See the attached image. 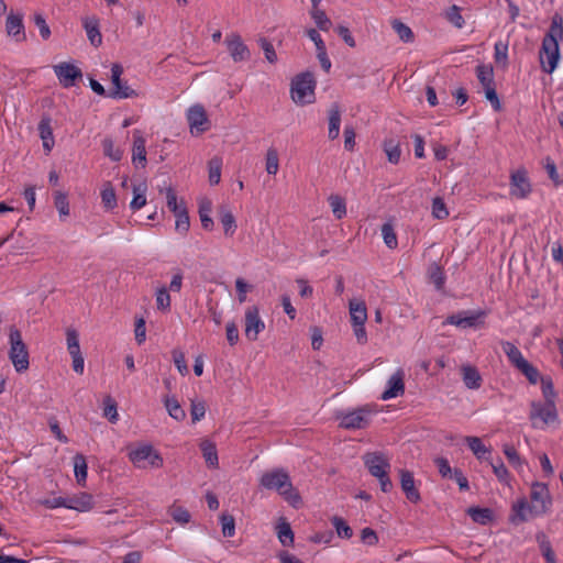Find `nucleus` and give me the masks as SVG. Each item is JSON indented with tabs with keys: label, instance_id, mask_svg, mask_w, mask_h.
Listing matches in <instances>:
<instances>
[{
	"label": "nucleus",
	"instance_id": "603ef678",
	"mask_svg": "<svg viewBox=\"0 0 563 563\" xmlns=\"http://www.w3.org/2000/svg\"><path fill=\"white\" fill-rule=\"evenodd\" d=\"M221 166L222 162L218 157H213L209 161V183L211 185H218L220 183Z\"/></svg>",
	"mask_w": 563,
	"mask_h": 563
},
{
	"label": "nucleus",
	"instance_id": "ea45409f",
	"mask_svg": "<svg viewBox=\"0 0 563 563\" xmlns=\"http://www.w3.org/2000/svg\"><path fill=\"white\" fill-rule=\"evenodd\" d=\"M428 275L431 283L434 284L435 288L441 290L445 283V275L442 267L437 263H432L428 269Z\"/></svg>",
	"mask_w": 563,
	"mask_h": 563
},
{
	"label": "nucleus",
	"instance_id": "774afa93",
	"mask_svg": "<svg viewBox=\"0 0 563 563\" xmlns=\"http://www.w3.org/2000/svg\"><path fill=\"white\" fill-rule=\"evenodd\" d=\"M156 305L159 310H168L170 308V295L166 287H162L157 290Z\"/></svg>",
	"mask_w": 563,
	"mask_h": 563
},
{
	"label": "nucleus",
	"instance_id": "bb28decb",
	"mask_svg": "<svg viewBox=\"0 0 563 563\" xmlns=\"http://www.w3.org/2000/svg\"><path fill=\"white\" fill-rule=\"evenodd\" d=\"M200 450L207 465L211 468L218 467L219 460L216 444L209 440H203L200 443Z\"/></svg>",
	"mask_w": 563,
	"mask_h": 563
},
{
	"label": "nucleus",
	"instance_id": "bf43d9fd",
	"mask_svg": "<svg viewBox=\"0 0 563 563\" xmlns=\"http://www.w3.org/2000/svg\"><path fill=\"white\" fill-rule=\"evenodd\" d=\"M103 416L109 419L110 422L118 420L117 402L111 396H107L103 399Z\"/></svg>",
	"mask_w": 563,
	"mask_h": 563
},
{
	"label": "nucleus",
	"instance_id": "6e6552de",
	"mask_svg": "<svg viewBox=\"0 0 563 563\" xmlns=\"http://www.w3.org/2000/svg\"><path fill=\"white\" fill-rule=\"evenodd\" d=\"M265 329V323L256 306L247 307L244 317V332L250 341H256L258 334Z\"/></svg>",
	"mask_w": 563,
	"mask_h": 563
},
{
	"label": "nucleus",
	"instance_id": "a211bd4d",
	"mask_svg": "<svg viewBox=\"0 0 563 563\" xmlns=\"http://www.w3.org/2000/svg\"><path fill=\"white\" fill-rule=\"evenodd\" d=\"M399 474L400 486L406 498L413 504L419 503L421 497L419 490L416 488L413 474L408 470H400Z\"/></svg>",
	"mask_w": 563,
	"mask_h": 563
},
{
	"label": "nucleus",
	"instance_id": "37998d69",
	"mask_svg": "<svg viewBox=\"0 0 563 563\" xmlns=\"http://www.w3.org/2000/svg\"><path fill=\"white\" fill-rule=\"evenodd\" d=\"M465 441H466L468 448L471 449V451L474 453V455L478 460L485 459L484 454L490 452L489 449H487L483 444L482 440L479 438H477V437H466Z\"/></svg>",
	"mask_w": 563,
	"mask_h": 563
},
{
	"label": "nucleus",
	"instance_id": "9d476101",
	"mask_svg": "<svg viewBox=\"0 0 563 563\" xmlns=\"http://www.w3.org/2000/svg\"><path fill=\"white\" fill-rule=\"evenodd\" d=\"M531 192V184L525 168L517 169L510 176V194L518 199H525Z\"/></svg>",
	"mask_w": 563,
	"mask_h": 563
},
{
	"label": "nucleus",
	"instance_id": "5701e85b",
	"mask_svg": "<svg viewBox=\"0 0 563 563\" xmlns=\"http://www.w3.org/2000/svg\"><path fill=\"white\" fill-rule=\"evenodd\" d=\"M462 379L465 386L470 389H478L482 386L483 378L481 373L475 366L463 365L461 367Z\"/></svg>",
	"mask_w": 563,
	"mask_h": 563
},
{
	"label": "nucleus",
	"instance_id": "a18cd8bd",
	"mask_svg": "<svg viewBox=\"0 0 563 563\" xmlns=\"http://www.w3.org/2000/svg\"><path fill=\"white\" fill-rule=\"evenodd\" d=\"M329 202L332 212L338 220L342 219L346 214V205L345 200L342 197L338 195H331L329 197Z\"/></svg>",
	"mask_w": 563,
	"mask_h": 563
},
{
	"label": "nucleus",
	"instance_id": "f3484780",
	"mask_svg": "<svg viewBox=\"0 0 563 563\" xmlns=\"http://www.w3.org/2000/svg\"><path fill=\"white\" fill-rule=\"evenodd\" d=\"M5 31L9 36H13L16 42H23L26 38L23 15L21 13H10L5 21Z\"/></svg>",
	"mask_w": 563,
	"mask_h": 563
},
{
	"label": "nucleus",
	"instance_id": "412c9836",
	"mask_svg": "<svg viewBox=\"0 0 563 563\" xmlns=\"http://www.w3.org/2000/svg\"><path fill=\"white\" fill-rule=\"evenodd\" d=\"M52 119L49 115L44 114L38 123V133L40 137L43 141V148L46 154H48L54 147L55 141L52 129Z\"/></svg>",
	"mask_w": 563,
	"mask_h": 563
},
{
	"label": "nucleus",
	"instance_id": "09e8293b",
	"mask_svg": "<svg viewBox=\"0 0 563 563\" xmlns=\"http://www.w3.org/2000/svg\"><path fill=\"white\" fill-rule=\"evenodd\" d=\"M310 14L319 30L329 31L332 26L331 20L328 18L323 10L314 9L311 10Z\"/></svg>",
	"mask_w": 563,
	"mask_h": 563
},
{
	"label": "nucleus",
	"instance_id": "f704fd0d",
	"mask_svg": "<svg viewBox=\"0 0 563 563\" xmlns=\"http://www.w3.org/2000/svg\"><path fill=\"white\" fill-rule=\"evenodd\" d=\"M164 405L172 418L177 421H183L186 418V411L183 409L178 400L174 397H165Z\"/></svg>",
	"mask_w": 563,
	"mask_h": 563
},
{
	"label": "nucleus",
	"instance_id": "6ab92c4d",
	"mask_svg": "<svg viewBox=\"0 0 563 563\" xmlns=\"http://www.w3.org/2000/svg\"><path fill=\"white\" fill-rule=\"evenodd\" d=\"M187 120L191 130L196 129L199 132H203L208 129L205 126L208 123V117L201 104H195L188 109Z\"/></svg>",
	"mask_w": 563,
	"mask_h": 563
},
{
	"label": "nucleus",
	"instance_id": "ddd939ff",
	"mask_svg": "<svg viewBox=\"0 0 563 563\" xmlns=\"http://www.w3.org/2000/svg\"><path fill=\"white\" fill-rule=\"evenodd\" d=\"M225 43L230 56L235 63L246 62L251 58V52L238 33L227 36Z\"/></svg>",
	"mask_w": 563,
	"mask_h": 563
},
{
	"label": "nucleus",
	"instance_id": "c9c22d12",
	"mask_svg": "<svg viewBox=\"0 0 563 563\" xmlns=\"http://www.w3.org/2000/svg\"><path fill=\"white\" fill-rule=\"evenodd\" d=\"M391 27L404 43H411L415 40L412 30L398 19L391 21Z\"/></svg>",
	"mask_w": 563,
	"mask_h": 563
},
{
	"label": "nucleus",
	"instance_id": "72a5a7b5",
	"mask_svg": "<svg viewBox=\"0 0 563 563\" xmlns=\"http://www.w3.org/2000/svg\"><path fill=\"white\" fill-rule=\"evenodd\" d=\"M220 222L227 236H232L235 233L236 222L233 213L230 210L225 208L220 210Z\"/></svg>",
	"mask_w": 563,
	"mask_h": 563
},
{
	"label": "nucleus",
	"instance_id": "dca6fc26",
	"mask_svg": "<svg viewBox=\"0 0 563 563\" xmlns=\"http://www.w3.org/2000/svg\"><path fill=\"white\" fill-rule=\"evenodd\" d=\"M405 373L402 369H398L395 372L387 382V388L382 394V400H388L391 398H396L405 393Z\"/></svg>",
	"mask_w": 563,
	"mask_h": 563
},
{
	"label": "nucleus",
	"instance_id": "052dcab7",
	"mask_svg": "<svg viewBox=\"0 0 563 563\" xmlns=\"http://www.w3.org/2000/svg\"><path fill=\"white\" fill-rule=\"evenodd\" d=\"M78 332L75 329H67L66 341L69 354L80 353Z\"/></svg>",
	"mask_w": 563,
	"mask_h": 563
},
{
	"label": "nucleus",
	"instance_id": "de8ad7c7",
	"mask_svg": "<svg viewBox=\"0 0 563 563\" xmlns=\"http://www.w3.org/2000/svg\"><path fill=\"white\" fill-rule=\"evenodd\" d=\"M176 217L175 229L181 234H186L190 228V220L187 208L181 209L178 212H175Z\"/></svg>",
	"mask_w": 563,
	"mask_h": 563
},
{
	"label": "nucleus",
	"instance_id": "a878e982",
	"mask_svg": "<svg viewBox=\"0 0 563 563\" xmlns=\"http://www.w3.org/2000/svg\"><path fill=\"white\" fill-rule=\"evenodd\" d=\"M466 512L474 522L482 526H487L494 520V511L490 508L470 507Z\"/></svg>",
	"mask_w": 563,
	"mask_h": 563
},
{
	"label": "nucleus",
	"instance_id": "f8f14e48",
	"mask_svg": "<svg viewBox=\"0 0 563 563\" xmlns=\"http://www.w3.org/2000/svg\"><path fill=\"white\" fill-rule=\"evenodd\" d=\"M340 427L344 429H363L368 424V411L360 408L338 416Z\"/></svg>",
	"mask_w": 563,
	"mask_h": 563
},
{
	"label": "nucleus",
	"instance_id": "6e6d98bb",
	"mask_svg": "<svg viewBox=\"0 0 563 563\" xmlns=\"http://www.w3.org/2000/svg\"><path fill=\"white\" fill-rule=\"evenodd\" d=\"M332 523L340 538L350 539L353 536L352 528L340 517H333Z\"/></svg>",
	"mask_w": 563,
	"mask_h": 563
},
{
	"label": "nucleus",
	"instance_id": "4be33fe9",
	"mask_svg": "<svg viewBox=\"0 0 563 563\" xmlns=\"http://www.w3.org/2000/svg\"><path fill=\"white\" fill-rule=\"evenodd\" d=\"M328 137L333 141L339 137L341 125V109L336 102L332 103L330 109L328 110Z\"/></svg>",
	"mask_w": 563,
	"mask_h": 563
},
{
	"label": "nucleus",
	"instance_id": "f257e3e1",
	"mask_svg": "<svg viewBox=\"0 0 563 563\" xmlns=\"http://www.w3.org/2000/svg\"><path fill=\"white\" fill-rule=\"evenodd\" d=\"M261 485L266 489L278 492L294 507L301 504L299 493L294 488L288 473L283 468L264 473L261 477Z\"/></svg>",
	"mask_w": 563,
	"mask_h": 563
},
{
	"label": "nucleus",
	"instance_id": "f03ea898",
	"mask_svg": "<svg viewBox=\"0 0 563 563\" xmlns=\"http://www.w3.org/2000/svg\"><path fill=\"white\" fill-rule=\"evenodd\" d=\"M316 80L311 73L305 71L297 75L290 87L291 99L297 104L312 103L314 100Z\"/></svg>",
	"mask_w": 563,
	"mask_h": 563
},
{
	"label": "nucleus",
	"instance_id": "20e7f679",
	"mask_svg": "<svg viewBox=\"0 0 563 563\" xmlns=\"http://www.w3.org/2000/svg\"><path fill=\"white\" fill-rule=\"evenodd\" d=\"M542 70L552 74L560 59V47L558 38L552 34H545L539 52Z\"/></svg>",
	"mask_w": 563,
	"mask_h": 563
},
{
	"label": "nucleus",
	"instance_id": "a19ab883",
	"mask_svg": "<svg viewBox=\"0 0 563 563\" xmlns=\"http://www.w3.org/2000/svg\"><path fill=\"white\" fill-rule=\"evenodd\" d=\"M494 58L496 64L500 65L503 68L508 66V43L498 41L494 46Z\"/></svg>",
	"mask_w": 563,
	"mask_h": 563
},
{
	"label": "nucleus",
	"instance_id": "e2e57ef3",
	"mask_svg": "<svg viewBox=\"0 0 563 563\" xmlns=\"http://www.w3.org/2000/svg\"><path fill=\"white\" fill-rule=\"evenodd\" d=\"M206 415V402L203 400H191L190 416L192 423L200 421Z\"/></svg>",
	"mask_w": 563,
	"mask_h": 563
},
{
	"label": "nucleus",
	"instance_id": "69168bd1",
	"mask_svg": "<svg viewBox=\"0 0 563 563\" xmlns=\"http://www.w3.org/2000/svg\"><path fill=\"white\" fill-rule=\"evenodd\" d=\"M54 205L60 216L69 214V203L67 196L64 192L57 191L54 197Z\"/></svg>",
	"mask_w": 563,
	"mask_h": 563
},
{
	"label": "nucleus",
	"instance_id": "1a4fd4ad",
	"mask_svg": "<svg viewBox=\"0 0 563 563\" xmlns=\"http://www.w3.org/2000/svg\"><path fill=\"white\" fill-rule=\"evenodd\" d=\"M54 73L59 80V84L64 88H70L75 86L76 80L82 78V71L80 68L70 63H59L55 65Z\"/></svg>",
	"mask_w": 563,
	"mask_h": 563
},
{
	"label": "nucleus",
	"instance_id": "0eeeda50",
	"mask_svg": "<svg viewBox=\"0 0 563 563\" xmlns=\"http://www.w3.org/2000/svg\"><path fill=\"white\" fill-rule=\"evenodd\" d=\"M123 73V67L115 63L111 67V81L113 85V89L110 90L109 97L113 99H125L137 97V93L134 89L129 87L126 82H122L121 75Z\"/></svg>",
	"mask_w": 563,
	"mask_h": 563
},
{
	"label": "nucleus",
	"instance_id": "39448f33",
	"mask_svg": "<svg viewBox=\"0 0 563 563\" xmlns=\"http://www.w3.org/2000/svg\"><path fill=\"white\" fill-rule=\"evenodd\" d=\"M131 462L139 468L147 466L158 468L163 465V457L153 449L152 445H143L129 453Z\"/></svg>",
	"mask_w": 563,
	"mask_h": 563
},
{
	"label": "nucleus",
	"instance_id": "4c0bfd02",
	"mask_svg": "<svg viewBox=\"0 0 563 563\" xmlns=\"http://www.w3.org/2000/svg\"><path fill=\"white\" fill-rule=\"evenodd\" d=\"M476 75H477L479 82L484 87V90L487 89V87L495 86L494 71H493L492 66L478 65L476 67Z\"/></svg>",
	"mask_w": 563,
	"mask_h": 563
},
{
	"label": "nucleus",
	"instance_id": "9b49d317",
	"mask_svg": "<svg viewBox=\"0 0 563 563\" xmlns=\"http://www.w3.org/2000/svg\"><path fill=\"white\" fill-rule=\"evenodd\" d=\"M364 464L367 467L369 474L374 477L382 476L388 473L390 463L385 454L380 452H369L363 456Z\"/></svg>",
	"mask_w": 563,
	"mask_h": 563
},
{
	"label": "nucleus",
	"instance_id": "2f4dec72",
	"mask_svg": "<svg viewBox=\"0 0 563 563\" xmlns=\"http://www.w3.org/2000/svg\"><path fill=\"white\" fill-rule=\"evenodd\" d=\"M276 529H277V537L279 539V542L284 547L292 545L294 532H292L290 525L286 521L285 518H280Z\"/></svg>",
	"mask_w": 563,
	"mask_h": 563
},
{
	"label": "nucleus",
	"instance_id": "864d4df0",
	"mask_svg": "<svg viewBox=\"0 0 563 563\" xmlns=\"http://www.w3.org/2000/svg\"><path fill=\"white\" fill-rule=\"evenodd\" d=\"M503 452L515 468H520L523 465L525 461L512 445L504 444Z\"/></svg>",
	"mask_w": 563,
	"mask_h": 563
},
{
	"label": "nucleus",
	"instance_id": "c03bdc74",
	"mask_svg": "<svg viewBox=\"0 0 563 563\" xmlns=\"http://www.w3.org/2000/svg\"><path fill=\"white\" fill-rule=\"evenodd\" d=\"M531 384H537L541 378L537 367L530 364L527 360L523 361L519 366L516 367Z\"/></svg>",
	"mask_w": 563,
	"mask_h": 563
},
{
	"label": "nucleus",
	"instance_id": "680f3d73",
	"mask_svg": "<svg viewBox=\"0 0 563 563\" xmlns=\"http://www.w3.org/2000/svg\"><path fill=\"white\" fill-rule=\"evenodd\" d=\"M104 155L110 157L112 161L118 162L122 157V151L114 147V143L111 139H104L102 141Z\"/></svg>",
	"mask_w": 563,
	"mask_h": 563
},
{
	"label": "nucleus",
	"instance_id": "c756f323",
	"mask_svg": "<svg viewBox=\"0 0 563 563\" xmlns=\"http://www.w3.org/2000/svg\"><path fill=\"white\" fill-rule=\"evenodd\" d=\"M73 461L76 481L79 485L84 486L86 484L88 470L86 457L82 454L77 453L73 457Z\"/></svg>",
	"mask_w": 563,
	"mask_h": 563
},
{
	"label": "nucleus",
	"instance_id": "8fccbe9b",
	"mask_svg": "<svg viewBox=\"0 0 563 563\" xmlns=\"http://www.w3.org/2000/svg\"><path fill=\"white\" fill-rule=\"evenodd\" d=\"M165 190H166V205L170 212L175 213V212L180 211L181 209L187 208L183 200H180V202H178L177 195L172 187H167Z\"/></svg>",
	"mask_w": 563,
	"mask_h": 563
},
{
	"label": "nucleus",
	"instance_id": "13d9d810",
	"mask_svg": "<svg viewBox=\"0 0 563 563\" xmlns=\"http://www.w3.org/2000/svg\"><path fill=\"white\" fill-rule=\"evenodd\" d=\"M432 216L439 220H444L449 217V211L444 200L440 197H435L432 200Z\"/></svg>",
	"mask_w": 563,
	"mask_h": 563
},
{
	"label": "nucleus",
	"instance_id": "b1692460",
	"mask_svg": "<svg viewBox=\"0 0 563 563\" xmlns=\"http://www.w3.org/2000/svg\"><path fill=\"white\" fill-rule=\"evenodd\" d=\"M84 27L90 44L95 47L101 45L102 35L99 30V20L97 18H86L84 19Z\"/></svg>",
	"mask_w": 563,
	"mask_h": 563
},
{
	"label": "nucleus",
	"instance_id": "2eb2a0df",
	"mask_svg": "<svg viewBox=\"0 0 563 563\" xmlns=\"http://www.w3.org/2000/svg\"><path fill=\"white\" fill-rule=\"evenodd\" d=\"M483 317H485L484 311H463L456 314L449 316L445 322L464 329L475 328L481 323L479 320Z\"/></svg>",
	"mask_w": 563,
	"mask_h": 563
},
{
	"label": "nucleus",
	"instance_id": "4468645a",
	"mask_svg": "<svg viewBox=\"0 0 563 563\" xmlns=\"http://www.w3.org/2000/svg\"><path fill=\"white\" fill-rule=\"evenodd\" d=\"M539 418L544 424L554 422L558 419V412L554 401H545V404L532 402L530 419Z\"/></svg>",
	"mask_w": 563,
	"mask_h": 563
},
{
	"label": "nucleus",
	"instance_id": "cd10ccee",
	"mask_svg": "<svg viewBox=\"0 0 563 563\" xmlns=\"http://www.w3.org/2000/svg\"><path fill=\"white\" fill-rule=\"evenodd\" d=\"M501 349L514 367L519 366L526 358L520 350L509 341H500Z\"/></svg>",
	"mask_w": 563,
	"mask_h": 563
},
{
	"label": "nucleus",
	"instance_id": "c85d7f7f",
	"mask_svg": "<svg viewBox=\"0 0 563 563\" xmlns=\"http://www.w3.org/2000/svg\"><path fill=\"white\" fill-rule=\"evenodd\" d=\"M384 152L387 155L388 162L391 164H398L401 156V150L399 142L393 137L385 139L383 142Z\"/></svg>",
	"mask_w": 563,
	"mask_h": 563
},
{
	"label": "nucleus",
	"instance_id": "79ce46f5",
	"mask_svg": "<svg viewBox=\"0 0 563 563\" xmlns=\"http://www.w3.org/2000/svg\"><path fill=\"white\" fill-rule=\"evenodd\" d=\"M64 507H67L69 509H75L78 511H87L91 509L92 503H91V496L90 495H82L80 498H71L68 499V504H63Z\"/></svg>",
	"mask_w": 563,
	"mask_h": 563
},
{
	"label": "nucleus",
	"instance_id": "393cba45",
	"mask_svg": "<svg viewBox=\"0 0 563 563\" xmlns=\"http://www.w3.org/2000/svg\"><path fill=\"white\" fill-rule=\"evenodd\" d=\"M350 317L353 325H364L367 319L365 302L351 300L349 303Z\"/></svg>",
	"mask_w": 563,
	"mask_h": 563
},
{
	"label": "nucleus",
	"instance_id": "4d7b16f0",
	"mask_svg": "<svg viewBox=\"0 0 563 563\" xmlns=\"http://www.w3.org/2000/svg\"><path fill=\"white\" fill-rule=\"evenodd\" d=\"M382 234H383V239H384V242L385 244L389 247V249H396L397 245H398V242H397V236H396V233L394 231V228L390 223H384L383 227H382Z\"/></svg>",
	"mask_w": 563,
	"mask_h": 563
},
{
	"label": "nucleus",
	"instance_id": "7c9ffc66",
	"mask_svg": "<svg viewBox=\"0 0 563 563\" xmlns=\"http://www.w3.org/2000/svg\"><path fill=\"white\" fill-rule=\"evenodd\" d=\"M536 539L547 563H556L555 553L548 537L543 532H539Z\"/></svg>",
	"mask_w": 563,
	"mask_h": 563
},
{
	"label": "nucleus",
	"instance_id": "3c124183",
	"mask_svg": "<svg viewBox=\"0 0 563 563\" xmlns=\"http://www.w3.org/2000/svg\"><path fill=\"white\" fill-rule=\"evenodd\" d=\"M220 523L222 528V534L225 538H231L235 533V519L232 515L222 514L220 516Z\"/></svg>",
	"mask_w": 563,
	"mask_h": 563
},
{
	"label": "nucleus",
	"instance_id": "aec40b11",
	"mask_svg": "<svg viewBox=\"0 0 563 563\" xmlns=\"http://www.w3.org/2000/svg\"><path fill=\"white\" fill-rule=\"evenodd\" d=\"M132 162L136 167L146 165L145 139L140 130L133 132Z\"/></svg>",
	"mask_w": 563,
	"mask_h": 563
},
{
	"label": "nucleus",
	"instance_id": "e433bc0d",
	"mask_svg": "<svg viewBox=\"0 0 563 563\" xmlns=\"http://www.w3.org/2000/svg\"><path fill=\"white\" fill-rule=\"evenodd\" d=\"M101 202L108 210H112L117 207V195L111 183H106L101 190Z\"/></svg>",
	"mask_w": 563,
	"mask_h": 563
},
{
	"label": "nucleus",
	"instance_id": "49530a36",
	"mask_svg": "<svg viewBox=\"0 0 563 563\" xmlns=\"http://www.w3.org/2000/svg\"><path fill=\"white\" fill-rule=\"evenodd\" d=\"M530 504L527 503L525 499L518 501L516 505H514L512 510L515 515L511 517L512 522H523L528 520V514Z\"/></svg>",
	"mask_w": 563,
	"mask_h": 563
},
{
	"label": "nucleus",
	"instance_id": "5fc2aeb1",
	"mask_svg": "<svg viewBox=\"0 0 563 563\" xmlns=\"http://www.w3.org/2000/svg\"><path fill=\"white\" fill-rule=\"evenodd\" d=\"M279 167L278 153L275 148L271 147L266 153V172L269 175H276Z\"/></svg>",
	"mask_w": 563,
	"mask_h": 563
},
{
	"label": "nucleus",
	"instance_id": "423d86ee",
	"mask_svg": "<svg viewBox=\"0 0 563 563\" xmlns=\"http://www.w3.org/2000/svg\"><path fill=\"white\" fill-rule=\"evenodd\" d=\"M531 503L529 506L530 515L540 516L547 512L551 505L549 489L545 484L534 483L530 493Z\"/></svg>",
	"mask_w": 563,
	"mask_h": 563
},
{
	"label": "nucleus",
	"instance_id": "338daca9",
	"mask_svg": "<svg viewBox=\"0 0 563 563\" xmlns=\"http://www.w3.org/2000/svg\"><path fill=\"white\" fill-rule=\"evenodd\" d=\"M446 19L450 21L454 26L461 29L465 21L460 12V8L455 4L449 8L446 11Z\"/></svg>",
	"mask_w": 563,
	"mask_h": 563
},
{
	"label": "nucleus",
	"instance_id": "7ed1b4c3",
	"mask_svg": "<svg viewBox=\"0 0 563 563\" xmlns=\"http://www.w3.org/2000/svg\"><path fill=\"white\" fill-rule=\"evenodd\" d=\"M10 351L9 358L12 362L15 371L22 373L29 368V352L25 343L22 340L21 332L12 327L10 329Z\"/></svg>",
	"mask_w": 563,
	"mask_h": 563
},
{
	"label": "nucleus",
	"instance_id": "58836bf2",
	"mask_svg": "<svg viewBox=\"0 0 563 563\" xmlns=\"http://www.w3.org/2000/svg\"><path fill=\"white\" fill-rule=\"evenodd\" d=\"M145 191H146V185L145 184H141L139 186H134L133 187V199L130 203V208L133 210V211H136V210H140L141 208H143L145 205H146V197H145Z\"/></svg>",
	"mask_w": 563,
	"mask_h": 563
},
{
	"label": "nucleus",
	"instance_id": "0e129e2a",
	"mask_svg": "<svg viewBox=\"0 0 563 563\" xmlns=\"http://www.w3.org/2000/svg\"><path fill=\"white\" fill-rule=\"evenodd\" d=\"M258 44L264 51L265 58L268 63L275 64L277 62V54L273 44L266 37H260Z\"/></svg>",
	"mask_w": 563,
	"mask_h": 563
},
{
	"label": "nucleus",
	"instance_id": "473e14b6",
	"mask_svg": "<svg viewBox=\"0 0 563 563\" xmlns=\"http://www.w3.org/2000/svg\"><path fill=\"white\" fill-rule=\"evenodd\" d=\"M212 210L211 201L209 200H202L199 203V218L201 221V225L205 230L211 231L214 227V222L212 218L210 217Z\"/></svg>",
	"mask_w": 563,
	"mask_h": 563
}]
</instances>
